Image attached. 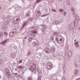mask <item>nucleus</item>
<instances>
[{
  "mask_svg": "<svg viewBox=\"0 0 80 80\" xmlns=\"http://www.w3.org/2000/svg\"><path fill=\"white\" fill-rule=\"evenodd\" d=\"M36 28V27H32L31 28V30H32H32H34Z\"/></svg>",
  "mask_w": 80,
  "mask_h": 80,
  "instance_id": "obj_29",
  "label": "nucleus"
},
{
  "mask_svg": "<svg viewBox=\"0 0 80 80\" xmlns=\"http://www.w3.org/2000/svg\"><path fill=\"white\" fill-rule=\"evenodd\" d=\"M45 50L47 54H49V53H50V50L49 48L47 47L45 48Z\"/></svg>",
  "mask_w": 80,
  "mask_h": 80,
  "instance_id": "obj_6",
  "label": "nucleus"
},
{
  "mask_svg": "<svg viewBox=\"0 0 80 80\" xmlns=\"http://www.w3.org/2000/svg\"><path fill=\"white\" fill-rule=\"evenodd\" d=\"M66 2L68 4V5L70 6V2L69 0H67Z\"/></svg>",
  "mask_w": 80,
  "mask_h": 80,
  "instance_id": "obj_21",
  "label": "nucleus"
},
{
  "mask_svg": "<svg viewBox=\"0 0 80 80\" xmlns=\"http://www.w3.org/2000/svg\"><path fill=\"white\" fill-rule=\"evenodd\" d=\"M76 80H80V78H79L78 79H77Z\"/></svg>",
  "mask_w": 80,
  "mask_h": 80,
  "instance_id": "obj_60",
  "label": "nucleus"
},
{
  "mask_svg": "<svg viewBox=\"0 0 80 80\" xmlns=\"http://www.w3.org/2000/svg\"><path fill=\"white\" fill-rule=\"evenodd\" d=\"M43 32V35H45L46 34V33H45V31L42 32Z\"/></svg>",
  "mask_w": 80,
  "mask_h": 80,
  "instance_id": "obj_51",
  "label": "nucleus"
},
{
  "mask_svg": "<svg viewBox=\"0 0 80 80\" xmlns=\"http://www.w3.org/2000/svg\"><path fill=\"white\" fill-rule=\"evenodd\" d=\"M76 58H78V60L79 59V60H80V54H77L76 55Z\"/></svg>",
  "mask_w": 80,
  "mask_h": 80,
  "instance_id": "obj_13",
  "label": "nucleus"
},
{
  "mask_svg": "<svg viewBox=\"0 0 80 80\" xmlns=\"http://www.w3.org/2000/svg\"><path fill=\"white\" fill-rule=\"evenodd\" d=\"M15 46V45H14V44H11V47H13Z\"/></svg>",
  "mask_w": 80,
  "mask_h": 80,
  "instance_id": "obj_34",
  "label": "nucleus"
},
{
  "mask_svg": "<svg viewBox=\"0 0 80 80\" xmlns=\"http://www.w3.org/2000/svg\"><path fill=\"white\" fill-rule=\"evenodd\" d=\"M9 35L10 37H13V36H14V34H13V33H12V32H10L9 33Z\"/></svg>",
  "mask_w": 80,
  "mask_h": 80,
  "instance_id": "obj_14",
  "label": "nucleus"
},
{
  "mask_svg": "<svg viewBox=\"0 0 80 80\" xmlns=\"http://www.w3.org/2000/svg\"><path fill=\"white\" fill-rule=\"evenodd\" d=\"M26 17H30V14L29 13H27L26 15Z\"/></svg>",
  "mask_w": 80,
  "mask_h": 80,
  "instance_id": "obj_39",
  "label": "nucleus"
},
{
  "mask_svg": "<svg viewBox=\"0 0 80 80\" xmlns=\"http://www.w3.org/2000/svg\"><path fill=\"white\" fill-rule=\"evenodd\" d=\"M34 73H36V72L35 71V72H34Z\"/></svg>",
  "mask_w": 80,
  "mask_h": 80,
  "instance_id": "obj_64",
  "label": "nucleus"
},
{
  "mask_svg": "<svg viewBox=\"0 0 80 80\" xmlns=\"http://www.w3.org/2000/svg\"><path fill=\"white\" fill-rule=\"evenodd\" d=\"M23 68H25V66H22V69H23Z\"/></svg>",
  "mask_w": 80,
  "mask_h": 80,
  "instance_id": "obj_59",
  "label": "nucleus"
},
{
  "mask_svg": "<svg viewBox=\"0 0 80 80\" xmlns=\"http://www.w3.org/2000/svg\"><path fill=\"white\" fill-rule=\"evenodd\" d=\"M65 80V78H63L62 79V80Z\"/></svg>",
  "mask_w": 80,
  "mask_h": 80,
  "instance_id": "obj_56",
  "label": "nucleus"
},
{
  "mask_svg": "<svg viewBox=\"0 0 80 80\" xmlns=\"http://www.w3.org/2000/svg\"><path fill=\"white\" fill-rule=\"evenodd\" d=\"M74 24H71L70 25V30H72L73 28H74Z\"/></svg>",
  "mask_w": 80,
  "mask_h": 80,
  "instance_id": "obj_10",
  "label": "nucleus"
},
{
  "mask_svg": "<svg viewBox=\"0 0 80 80\" xmlns=\"http://www.w3.org/2000/svg\"><path fill=\"white\" fill-rule=\"evenodd\" d=\"M21 72H23V71H21Z\"/></svg>",
  "mask_w": 80,
  "mask_h": 80,
  "instance_id": "obj_63",
  "label": "nucleus"
},
{
  "mask_svg": "<svg viewBox=\"0 0 80 80\" xmlns=\"http://www.w3.org/2000/svg\"><path fill=\"white\" fill-rule=\"evenodd\" d=\"M12 54L14 55H13L14 57H15V53L14 52H13Z\"/></svg>",
  "mask_w": 80,
  "mask_h": 80,
  "instance_id": "obj_54",
  "label": "nucleus"
},
{
  "mask_svg": "<svg viewBox=\"0 0 80 80\" xmlns=\"http://www.w3.org/2000/svg\"><path fill=\"white\" fill-rule=\"evenodd\" d=\"M6 19V17L5 16H2L0 17V22H3Z\"/></svg>",
  "mask_w": 80,
  "mask_h": 80,
  "instance_id": "obj_3",
  "label": "nucleus"
},
{
  "mask_svg": "<svg viewBox=\"0 0 80 80\" xmlns=\"http://www.w3.org/2000/svg\"><path fill=\"white\" fill-rule=\"evenodd\" d=\"M42 76H40L38 78V80H41V78H42Z\"/></svg>",
  "mask_w": 80,
  "mask_h": 80,
  "instance_id": "obj_32",
  "label": "nucleus"
},
{
  "mask_svg": "<svg viewBox=\"0 0 80 80\" xmlns=\"http://www.w3.org/2000/svg\"><path fill=\"white\" fill-rule=\"evenodd\" d=\"M43 55H44V53H43V52H41V53H38L37 55V57L40 60V58H42V57H43Z\"/></svg>",
  "mask_w": 80,
  "mask_h": 80,
  "instance_id": "obj_1",
  "label": "nucleus"
},
{
  "mask_svg": "<svg viewBox=\"0 0 80 80\" xmlns=\"http://www.w3.org/2000/svg\"><path fill=\"white\" fill-rule=\"evenodd\" d=\"M3 33L2 32H0V37H2L3 36Z\"/></svg>",
  "mask_w": 80,
  "mask_h": 80,
  "instance_id": "obj_24",
  "label": "nucleus"
},
{
  "mask_svg": "<svg viewBox=\"0 0 80 80\" xmlns=\"http://www.w3.org/2000/svg\"><path fill=\"white\" fill-rule=\"evenodd\" d=\"M29 35L31 38H34L35 37V35L33 33H31Z\"/></svg>",
  "mask_w": 80,
  "mask_h": 80,
  "instance_id": "obj_12",
  "label": "nucleus"
},
{
  "mask_svg": "<svg viewBox=\"0 0 80 80\" xmlns=\"http://www.w3.org/2000/svg\"><path fill=\"white\" fill-rule=\"evenodd\" d=\"M41 26H42L43 27V28L41 29V31L42 32H46V30H47V27L45 25H41Z\"/></svg>",
  "mask_w": 80,
  "mask_h": 80,
  "instance_id": "obj_8",
  "label": "nucleus"
},
{
  "mask_svg": "<svg viewBox=\"0 0 80 80\" xmlns=\"http://www.w3.org/2000/svg\"><path fill=\"white\" fill-rule=\"evenodd\" d=\"M60 36H59V35L58 34L56 35V41L58 42V43H61L60 42V41H59V38H60Z\"/></svg>",
  "mask_w": 80,
  "mask_h": 80,
  "instance_id": "obj_9",
  "label": "nucleus"
},
{
  "mask_svg": "<svg viewBox=\"0 0 80 80\" xmlns=\"http://www.w3.org/2000/svg\"><path fill=\"white\" fill-rule=\"evenodd\" d=\"M74 27L75 28H77V26H78V24H74Z\"/></svg>",
  "mask_w": 80,
  "mask_h": 80,
  "instance_id": "obj_26",
  "label": "nucleus"
},
{
  "mask_svg": "<svg viewBox=\"0 0 80 80\" xmlns=\"http://www.w3.org/2000/svg\"><path fill=\"white\" fill-rule=\"evenodd\" d=\"M46 15H42V17H45L46 16Z\"/></svg>",
  "mask_w": 80,
  "mask_h": 80,
  "instance_id": "obj_48",
  "label": "nucleus"
},
{
  "mask_svg": "<svg viewBox=\"0 0 80 80\" xmlns=\"http://www.w3.org/2000/svg\"><path fill=\"white\" fill-rule=\"evenodd\" d=\"M22 1L24 4H27V0H22Z\"/></svg>",
  "mask_w": 80,
  "mask_h": 80,
  "instance_id": "obj_20",
  "label": "nucleus"
},
{
  "mask_svg": "<svg viewBox=\"0 0 80 80\" xmlns=\"http://www.w3.org/2000/svg\"><path fill=\"white\" fill-rule=\"evenodd\" d=\"M59 42L60 43H63V41H62V38H60L59 40Z\"/></svg>",
  "mask_w": 80,
  "mask_h": 80,
  "instance_id": "obj_25",
  "label": "nucleus"
},
{
  "mask_svg": "<svg viewBox=\"0 0 80 80\" xmlns=\"http://www.w3.org/2000/svg\"><path fill=\"white\" fill-rule=\"evenodd\" d=\"M51 40H53V39H54V38H53V37H51Z\"/></svg>",
  "mask_w": 80,
  "mask_h": 80,
  "instance_id": "obj_52",
  "label": "nucleus"
},
{
  "mask_svg": "<svg viewBox=\"0 0 80 80\" xmlns=\"http://www.w3.org/2000/svg\"><path fill=\"white\" fill-rule=\"evenodd\" d=\"M54 24H55V25H58V21L56 20L54 22Z\"/></svg>",
  "mask_w": 80,
  "mask_h": 80,
  "instance_id": "obj_23",
  "label": "nucleus"
},
{
  "mask_svg": "<svg viewBox=\"0 0 80 80\" xmlns=\"http://www.w3.org/2000/svg\"><path fill=\"white\" fill-rule=\"evenodd\" d=\"M17 8H18V10H20V8H20V7H19V6H17Z\"/></svg>",
  "mask_w": 80,
  "mask_h": 80,
  "instance_id": "obj_40",
  "label": "nucleus"
},
{
  "mask_svg": "<svg viewBox=\"0 0 80 80\" xmlns=\"http://www.w3.org/2000/svg\"><path fill=\"white\" fill-rule=\"evenodd\" d=\"M12 34H14V31H13V32H12Z\"/></svg>",
  "mask_w": 80,
  "mask_h": 80,
  "instance_id": "obj_61",
  "label": "nucleus"
},
{
  "mask_svg": "<svg viewBox=\"0 0 80 80\" xmlns=\"http://www.w3.org/2000/svg\"><path fill=\"white\" fill-rule=\"evenodd\" d=\"M78 72H79L78 70L76 69L75 70V72H74V75H77L78 74Z\"/></svg>",
  "mask_w": 80,
  "mask_h": 80,
  "instance_id": "obj_15",
  "label": "nucleus"
},
{
  "mask_svg": "<svg viewBox=\"0 0 80 80\" xmlns=\"http://www.w3.org/2000/svg\"><path fill=\"white\" fill-rule=\"evenodd\" d=\"M23 27H23V26H22L21 28V29H20V31H21L22 29H23Z\"/></svg>",
  "mask_w": 80,
  "mask_h": 80,
  "instance_id": "obj_50",
  "label": "nucleus"
},
{
  "mask_svg": "<svg viewBox=\"0 0 80 80\" xmlns=\"http://www.w3.org/2000/svg\"><path fill=\"white\" fill-rule=\"evenodd\" d=\"M36 16H37L38 18V17H39L41 15V12H39L38 14L36 13Z\"/></svg>",
  "mask_w": 80,
  "mask_h": 80,
  "instance_id": "obj_19",
  "label": "nucleus"
},
{
  "mask_svg": "<svg viewBox=\"0 0 80 80\" xmlns=\"http://www.w3.org/2000/svg\"><path fill=\"white\" fill-rule=\"evenodd\" d=\"M35 64L33 66H32L31 67L29 68V70L31 71V72H34L35 70Z\"/></svg>",
  "mask_w": 80,
  "mask_h": 80,
  "instance_id": "obj_5",
  "label": "nucleus"
},
{
  "mask_svg": "<svg viewBox=\"0 0 80 80\" xmlns=\"http://www.w3.org/2000/svg\"><path fill=\"white\" fill-rule=\"evenodd\" d=\"M75 47H78V46H79V45H78V44H75Z\"/></svg>",
  "mask_w": 80,
  "mask_h": 80,
  "instance_id": "obj_44",
  "label": "nucleus"
},
{
  "mask_svg": "<svg viewBox=\"0 0 80 80\" xmlns=\"http://www.w3.org/2000/svg\"><path fill=\"white\" fill-rule=\"evenodd\" d=\"M64 15H67V12L66 11H65L64 12Z\"/></svg>",
  "mask_w": 80,
  "mask_h": 80,
  "instance_id": "obj_49",
  "label": "nucleus"
},
{
  "mask_svg": "<svg viewBox=\"0 0 80 80\" xmlns=\"http://www.w3.org/2000/svg\"><path fill=\"white\" fill-rule=\"evenodd\" d=\"M52 12H57V11H56V10L54 9H52Z\"/></svg>",
  "mask_w": 80,
  "mask_h": 80,
  "instance_id": "obj_35",
  "label": "nucleus"
},
{
  "mask_svg": "<svg viewBox=\"0 0 80 80\" xmlns=\"http://www.w3.org/2000/svg\"><path fill=\"white\" fill-rule=\"evenodd\" d=\"M4 35H6V36H7V35H8V33H7V32H5L4 33Z\"/></svg>",
  "mask_w": 80,
  "mask_h": 80,
  "instance_id": "obj_42",
  "label": "nucleus"
},
{
  "mask_svg": "<svg viewBox=\"0 0 80 80\" xmlns=\"http://www.w3.org/2000/svg\"><path fill=\"white\" fill-rule=\"evenodd\" d=\"M24 22V25H23V27H25V25H26V24H27V22Z\"/></svg>",
  "mask_w": 80,
  "mask_h": 80,
  "instance_id": "obj_33",
  "label": "nucleus"
},
{
  "mask_svg": "<svg viewBox=\"0 0 80 80\" xmlns=\"http://www.w3.org/2000/svg\"><path fill=\"white\" fill-rule=\"evenodd\" d=\"M20 21V20H19V19L17 18L16 19V20L14 22V25H17L18 24L19 22Z\"/></svg>",
  "mask_w": 80,
  "mask_h": 80,
  "instance_id": "obj_7",
  "label": "nucleus"
},
{
  "mask_svg": "<svg viewBox=\"0 0 80 80\" xmlns=\"http://www.w3.org/2000/svg\"><path fill=\"white\" fill-rule=\"evenodd\" d=\"M36 28L37 31H38V30H39V28H38L36 27Z\"/></svg>",
  "mask_w": 80,
  "mask_h": 80,
  "instance_id": "obj_47",
  "label": "nucleus"
},
{
  "mask_svg": "<svg viewBox=\"0 0 80 80\" xmlns=\"http://www.w3.org/2000/svg\"><path fill=\"white\" fill-rule=\"evenodd\" d=\"M57 32H55L54 33H53V35L54 36H55V35H57Z\"/></svg>",
  "mask_w": 80,
  "mask_h": 80,
  "instance_id": "obj_38",
  "label": "nucleus"
},
{
  "mask_svg": "<svg viewBox=\"0 0 80 80\" xmlns=\"http://www.w3.org/2000/svg\"><path fill=\"white\" fill-rule=\"evenodd\" d=\"M59 36H60V37H62V35H59Z\"/></svg>",
  "mask_w": 80,
  "mask_h": 80,
  "instance_id": "obj_62",
  "label": "nucleus"
},
{
  "mask_svg": "<svg viewBox=\"0 0 80 80\" xmlns=\"http://www.w3.org/2000/svg\"><path fill=\"white\" fill-rule=\"evenodd\" d=\"M17 26L15 25L14 26V28H17Z\"/></svg>",
  "mask_w": 80,
  "mask_h": 80,
  "instance_id": "obj_55",
  "label": "nucleus"
},
{
  "mask_svg": "<svg viewBox=\"0 0 80 80\" xmlns=\"http://www.w3.org/2000/svg\"><path fill=\"white\" fill-rule=\"evenodd\" d=\"M47 67L48 69L50 70V69H52V68L53 65H52V64H51V63L48 62L47 63Z\"/></svg>",
  "mask_w": 80,
  "mask_h": 80,
  "instance_id": "obj_4",
  "label": "nucleus"
},
{
  "mask_svg": "<svg viewBox=\"0 0 80 80\" xmlns=\"http://www.w3.org/2000/svg\"><path fill=\"white\" fill-rule=\"evenodd\" d=\"M32 40H33V39L32 38H29L28 41H29V42H31V41H32Z\"/></svg>",
  "mask_w": 80,
  "mask_h": 80,
  "instance_id": "obj_28",
  "label": "nucleus"
},
{
  "mask_svg": "<svg viewBox=\"0 0 80 80\" xmlns=\"http://www.w3.org/2000/svg\"><path fill=\"white\" fill-rule=\"evenodd\" d=\"M37 29L36 28L34 30H32V32L33 33H35V34H37Z\"/></svg>",
  "mask_w": 80,
  "mask_h": 80,
  "instance_id": "obj_17",
  "label": "nucleus"
},
{
  "mask_svg": "<svg viewBox=\"0 0 80 80\" xmlns=\"http://www.w3.org/2000/svg\"><path fill=\"white\" fill-rule=\"evenodd\" d=\"M33 45H34V46H37L38 45V43H36L35 42H33L32 43Z\"/></svg>",
  "mask_w": 80,
  "mask_h": 80,
  "instance_id": "obj_18",
  "label": "nucleus"
},
{
  "mask_svg": "<svg viewBox=\"0 0 80 80\" xmlns=\"http://www.w3.org/2000/svg\"><path fill=\"white\" fill-rule=\"evenodd\" d=\"M63 11L64 10L62 9H60L59 10V12H63Z\"/></svg>",
  "mask_w": 80,
  "mask_h": 80,
  "instance_id": "obj_31",
  "label": "nucleus"
},
{
  "mask_svg": "<svg viewBox=\"0 0 80 80\" xmlns=\"http://www.w3.org/2000/svg\"><path fill=\"white\" fill-rule=\"evenodd\" d=\"M65 48H68V45H66L65 46Z\"/></svg>",
  "mask_w": 80,
  "mask_h": 80,
  "instance_id": "obj_43",
  "label": "nucleus"
},
{
  "mask_svg": "<svg viewBox=\"0 0 80 80\" xmlns=\"http://www.w3.org/2000/svg\"><path fill=\"white\" fill-rule=\"evenodd\" d=\"M74 23L76 24H78V20L77 19H75L74 20Z\"/></svg>",
  "mask_w": 80,
  "mask_h": 80,
  "instance_id": "obj_22",
  "label": "nucleus"
},
{
  "mask_svg": "<svg viewBox=\"0 0 80 80\" xmlns=\"http://www.w3.org/2000/svg\"><path fill=\"white\" fill-rule=\"evenodd\" d=\"M32 53L31 52L29 51H28V53L27 55V56H29V57H30V55H32Z\"/></svg>",
  "mask_w": 80,
  "mask_h": 80,
  "instance_id": "obj_16",
  "label": "nucleus"
},
{
  "mask_svg": "<svg viewBox=\"0 0 80 80\" xmlns=\"http://www.w3.org/2000/svg\"><path fill=\"white\" fill-rule=\"evenodd\" d=\"M7 40H6L5 39L4 41V43H7Z\"/></svg>",
  "mask_w": 80,
  "mask_h": 80,
  "instance_id": "obj_45",
  "label": "nucleus"
},
{
  "mask_svg": "<svg viewBox=\"0 0 80 80\" xmlns=\"http://www.w3.org/2000/svg\"><path fill=\"white\" fill-rule=\"evenodd\" d=\"M18 68H20L21 69H23V65L18 66Z\"/></svg>",
  "mask_w": 80,
  "mask_h": 80,
  "instance_id": "obj_27",
  "label": "nucleus"
},
{
  "mask_svg": "<svg viewBox=\"0 0 80 80\" xmlns=\"http://www.w3.org/2000/svg\"><path fill=\"white\" fill-rule=\"evenodd\" d=\"M27 37L26 36L24 38L25 39H27Z\"/></svg>",
  "mask_w": 80,
  "mask_h": 80,
  "instance_id": "obj_58",
  "label": "nucleus"
},
{
  "mask_svg": "<svg viewBox=\"0 0 80 80\" xmlns=\"http://www.w3.org/2000/svg\"><path fill=\"white\" fill-rule=\"evenodd\" d=\"M40 1H41V0H37V3H38L39 2H40Z\"/></svg>",
  "mask_w": 80,
  "mask_h": 80,
  "instance_id": "obj_36",
  "label": "nucleus"
},
{
  "mask_svg": "<svg viewBox=\"0 0 80 80\" xmlns=\"http://www.w3.org/2000/svg\"><path fill=\"white\" fill-rule=\"evenodd\" d=\"M78 42H76L75 45H78Z\"/></svg>",
  "mask_w": 80,
  "mask_h": 80,
  "instance_id": "obj_53",
  "label": "nucleus"
},
{
  "mask_svg": "<svg viewBox=\"0 0 80 80\" xmlns=\"http://www.w3.org/2000/svg\"><path fill=\"white\" fill-rule=\"evenodd\" d=\"M22 63V59L19 61V63Z\"/></svg>",
  "mask_w": 80,
  "mask_h": 80,
  "instance_id": "obj_37",
  "label": "nucleus"
},
{
  "mask_svg": "<svg viewBox=\"0 0 80 80\" xmlns=\"http://www.w3.org/2000/svg\"><path fill=\"white\" fill-rule=\"evenodd\" d=\"M5 73L7 76H10V70L8 68H6L5 69Z\"/></svg>",
  "mask_w": 80,
  "mask_h": 80,
  "instance_id": "obj_2",
  "label": "nucleus"
},
{
  "mask_svg": "<svg viewBox=\"0 0 80 80\" xmlns=\"http://www.w3.org/2000/svg\"><path fill=\"white\" fill-rule=\"evenodd\" d=\"M36 13L38 14L39 13H40V12L39 11H36Z\"/></svg>",
  "mask_w": 80,
  "mask_h": 80,
  "instance_id": "obj_46",
  "label": "nucleus"
},
{
  "mask_svg": "<svg viewBox=\"0 0 80 80\" xmlns=\"http://www.w3.org/2000/svg\"><path fill=\"white\" fill-rule=\"evenodd\" d=\"M68 55L69 57H71L72 56V51H69V52H68Z\"/></svg>",
  "mask_w": 80,
  "mask_h": 80,
  "instance_id": "obj_11",
  "label": "nucleus"
},
{
  "mask_svg": "<svg viewBox=\"0 0 80 80\" xmlns=\"http://www.w3.org/2000/svg\"><path fill=\"white\" fill-rule=\"evenodd\" d=\"M38 76H39V74H41V73H40V72H38Z\"/></svg>",
  "mask_w": 80,
  "mask_h": 80,
  "instance_id": "obj_57",
  "label": "nucleus"
},
{
  "mask_svg": "<svg viewBox=\"0 0 80 80\" xmlns=\"http://www.w3.org/2000/svg\"><path fill=\"white\" fill-rule=\"evenodd\" d=\"M28 80H32V77H30L28 78Z\"/></svg>",
  "mask_w": 80,
  "mask_h": 80,
  "instance_id": "obj_30",
  "label": "nucleus"
},
{
  "mask_svg": "<svg viewBox=\"0 0 80 80\" xmlns=\"http://www.w3.org/2000/svg\"><path fill=\"white\" fill-rule=\"evenodd\" d=\"M71 11H73V12L75 9H74V8H71Z\"/></svg>",
  "mask_w": 80,
  "mask_h": 80,
  "instance_id": "obj_41",
  "label": "nucleus"
}]
</instances>
